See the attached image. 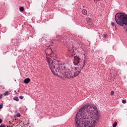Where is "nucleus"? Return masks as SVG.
Returning a JSON list of instances; mask_svg holds the SVG:
<instances>
[{"mask_svg": "<svg viewBox=\"0 0 127 127\" xmlns=\"http://www.w3.org/2000/svg\"><path fill=\"white\" fill-rule=\"evenodd\" d=\"M7 127H10L9 126H7Z\"/></svg>", "mask_w": 127, "mask_h": 127, "instance_id": "393cba45", "label": "nucleus"}, {"mask_svg": "<svg viewBox=\"0 0 127 127\" xmlns=\"http://www.w3.org/2000/svg\"><path fill=\"white\" fill-rule=\"evenodd\" d=\"M86 20L87 21V23L89 25H91L92 22V19H91L90 18H86Z\"/></svg>", "mask_w": 127, "mask_h": 127, "instance_id": "20e7f679", "label": "nucleus"}, {"mask_svg": "<svg viewBox=\"0 0 127 127\" xmlns=\"http://www.w3.org/2000/svg\"><path fill=\"white\" fill-rule=\"evenodd\" d=\"M19 10L21 11V12H22L23 11H24V7L21 6L19 8Z\"/></svg>", "mask_w": 127, "mask_h": 127, "instance_id": "0eeeda50", "label": "nucleus"}, {"mask_svg": "<svg viewBox=\"0 0 127 127\" xmlns=\"http://www.w3.org/2000/svg\"><path fill=\"white\" fill-rule=\"evenodd\" d=\"M115 21L120 26H126L127 25V14L119 12L115 15Z\"/></svg>", "mask_w": 127, "mask_h": 127, "instance_id": "7ed1b4c3", "label": "nucleus"}, {"mask_svg": "<svg viewBox=\"0 0 127 127\" xmlns=\"http://www.w3.org/2000/svg\"><path fill=\"white\" fill-rule=\"evenodd\" d=\"M30 82V78H27L24 80V83L25 84H28Z\"/></svg>", "mask_w": 127, "mask_h": 127, "instance_id": "39448f33", "label": "nucleus"}, {"mask_svg": "<svg viewBox=\"0 0 127 127\" xmlns=\"http://www.w3.org/2000/svg\"><path fill=\"white\" fill-rule=\"evenodd\" d=\"M2 95L0 94V99H2Z\"/></svg>", "mask_w": 127, "mask_h": 127, "instance_id": "f3484780", "label": "nucleus"}, {"mask_svg": "<svg viewBox=\"0 0 127 127\" xmlns=\"http://www.w3.org/2000/svg\"><path fill=\"white\" fill-rule=\"evenodd\" d=\"M16 117H20V113H17V114H16Z\"/></svg>", "mask_w": 127, "mask_h": 127, "instance_id": "4468645a", "label": "nucleus"}, {"mask_svg": "<svg viewBox=\"0 0 127 127\" xmlns=\"http://www.w3.org/2000/svg\"><path fill=\"white\" fill-rule=\"evenodd\" d=\"M0 127H5V125L2 124L0 126Z\"/></svg>", "mask_w": 127, "mask_h": 127, "instance_id": "2eb2a0df", "label": "nucleus"}, {"mask_svg": "<svg viewBox=\"0 0 127 127\" xmlns=\"http://www.w3.org/2000/svg\"><path fill=\"white\" fill-rule=\"evenodd\" d=\"M45 53H47V50H46V51H45Z\"/></svg>", "mask_w": 127, "mask_h": 127, "instance_id": "b1692460", "label": "nucleus"}, {"mask_svg": "<svg viewBox=\"0 0 127 127\" xmlns=\"http://www.w3.org/2000/svg\"><path fill=\"white\" fill-rule=\"evenodd\" d=\"M50 51H52V49H49Z\"/></svg>", "mask_w": 127, "mask_h": 127, "instance_id": "4be33fe9", "label": "nucleus"}, {"mask_svg": "<svg viewBox=\"0 0 127 127\" xmlns=\"http://www.w3.org/2000/svg\"><path fill=\"white\" fill-rule=\"evenodd\" d=\"M95 0V1H96H96H99V0Z\"/></svg>", "mask_w": 127, "mask_h": 127, "instance_id": "5701e85b", "label": "nucleus"}, {"mask_svg": "<svg viewBox=\"0 0 127 127\" xmlns=\"http://www.w3.org/2000/svg\"><path fill=\"white\" fill-rule=\"evenodd\" d=\"M122 103H123V104H126L127 103V101H126V100H124L122 101Z\"/></svg>", "mask_w": 127, "mask_h": 127, "instance_id": "ddd939ff", "label": "nucleus"}, {"mask_svg": "<svg viewBox=\"0 0 127 127\" xmlns=\"http://www.w3.org/2000/svg\"><path fill=\"white\" fill-rule=\"evenodd\" d=\"M43 39H41V40H42Z\"/></svg>", "mask_w": 127, "mask_h": 127, "instance_id": "cd10ccee", "label": "nucleus"}, {"mask_svg": "<svg viewBox=\"0 0 127 127\" xmlns=\"http://www.w3.org/2000/svg\"><path fill=\"white\" fill-rule=\"evenodd\" d=\"M82 13L83 14H84V15H87V10L86 9H83L82 11Z\"/></svg>", "mask_w": 127, "mask_h": 127, "instance_id": "423d86ee", "label": "nucleus"}, {"mask_svg": "<svg viewBox=\"0 0 127 127\" xmlns=\"http://www.w3.org/2000/svg\"><path fill=\"white\" fill-rule=\"evenodd\" d=\"M42 43H44V40H42Z\"/></svg>", "mask_w": 127, "mask_h": 127, "instance_id": "aec40b11", "label": "nucleus"}, {"mask_svg": "<svg viewBox=\"0 0 127 127\" xmlns=\"http://www.w3.org/2000/svg\"><path fill=\"white\" fill-rule=\"evenodd\" d=\"M117 125H118V123H117V122H115V123L113 124V127H117Z\"/></svg>", "mask_w": 127, "mask_h": 127, "instance_id": "1a4fd4ad", "label": "nucleus"}, {"mask_svg": "<svg viewBox=\"0 0 127 127\" xmlns=\"http://www.w3.org/2000/svg\"><path fill=\"white\" fill-rule=\"evenodd\" d=\"M104 36L106 37V35H105Z\"/></svg>", "mask_w": 127, "mask_h": 127, "instance_id": "bb28decb", "label": "nucleus"}, {"mask_svg": "<svg viewBox=\"0 0 127 127\" xmlns=\"http://www.w3.org/2000/svg\"><path fill=\"white\" fill-rule=\"evenodd\" d=\"M18 92H19V90H18Z\"/></svg>", "mask_w": 127, "mask_h": 127, "instance_id": "a878e982", "label": "nucleus"}, {"mask_svg": "<svg viewBox=\"0 0 127 127\" xmlns=\"http://www.w3.org/2000/svg\"><path fill=\"white\" fill-rule=\"evenodd\" d=\"M7 95H8V92H7V91H5V92L3 93V96H7Z\"/></svg>", "mask_w": 127, "mask_h": 127, "instance_id": "9d476101", "label": "nucleus"}, {"mask_svg": "<svg viewBox=\"0 0 127 127\" xmlns=\"http://www.w3.org/2000/svg\"><path fill=\"white\" fill-rule=\"evenodd\" d=\"M24 97L23 96H19V99H20L21 100H22V99H23Z\"/></svg>", "mask_w": 127, "mask_h": 127, "instance_id": "f8f14e48", "label": "nucleus"}, {"mask_svg": "<svg viewBox=\"0 0 127 127\" xmlns=\"http://www.w3.org/2000/svg\"><path fill=\"white\" fill-rule=\"evenodd\" d=\"M46 60L52 73L63 78L72 79V78L77 77L80 74L81 71L83 70L84 66H85L84 61L80 60L79 58L75 57L74 59L73 63L75 66L77 65V66L72 68L71 71L67 70L66 71L64 72L65 67L62 64H60L58 60L52 58L46 59Z\"/></svg>", "mask_w": 127, "mask_h": 127, "instance_id": "f257e3e1", "label": "nucleus"}, {"mask_svg": "<svg viewBox=\"0 0 127 127\" xmlns=\"http://www.w3.org/2000/svg\"><path fill=\"white\" fill-rule=\"evenodd\" d=\"M13 100H14V101H16V102H18V101H19V99H18V97H15L13 98Z\"/></svg>", "mask_w": 127, "mask_h": 127, "instance_id": "6e6552de", "label": "nucleus"}, {"mask_svg": "<svg viewBox=\"0 0 127 127\" xmlns=\"http://www.w3.org/2000/svg\"><path fill=\"white\" fill-rule=\"evenodd\" d=\"M2 123V120L1 119H0V124H1Z\"/></svg>", "mask_w": 127, "mask_h": 127, "instance_id": "a211bd4d", "label": "nucleus"}, {"mask_svg": "<svg viewBox=\"0 0 127 127\" xmlns=\"http://www.w3.org/2000/svg\"><path fill=\"white\" fill-rule=\"evenodd\" d=\"M14 92H15V94H17V92H16V90H15Z\"/></svg>", "mask_w": 127, "mask_h": 127, "instance_id": "412c9836", "label": "nucleus"}, {"mask_svg": "<svg viewBox=\"0 0 127 127\" xmlns=\"http://www.w3.org/2000/svg\"><path fill=\"white\" fill-rule=\"evenodd\" d=\"M97 106L94 104H85L75 116V126L77 127H94L99 119Z\"/></svg>", "mask_w": 127, "mask_h": 127, "instance_id": "f03ea898", "label": "nucleus"}, {"mask_svg": "<svg viewBox=\"0 0 127 127\" xmlns=\"http://www.w3.org/2000/svg\"><path fill=\"white\" fill-rule=\"evenodd\" d=\"M111 96H114V95H115V92H114V91H111Z\"/></svg>", "mask_w": 127, "mask_h": 127, "instance_id": "9b49d317", "label": "nucleus"}, {"mask_svg": "<svg viewBox=\"0 0 127 127\" xmlns=\"http://www.w3.org/2000/svg\"><path fill=\"white\" fill-rule=\"evenodd\" d=\"M111 25H112V26H115V23L112 22V23H111Z\"/></svg>", "mask_w": 127, "mask_h": 127, "instance_id": "dca6fc26", "label": "nucleus"}, {"mask_svg": "<svg viewBox=\"0 0 127 127\" xmlns=\"http://www.w3.org/2000/svg\"><path fill=\"white\" fill-rule=\"evenodd\" d=\"M2 109V105H0V109Z\"/></svg>", "mask_w": 127, "mask_h": 127, "instance_id": "6ab92c4d", "label": "nucleus"}]
</instances>
